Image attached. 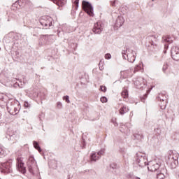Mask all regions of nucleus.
<instances>
[{
  "mask_svg": "<svg viewBox=\"0 0 179 179\" xmlns=\"http://www.w3.org/2000/svg\"><path fill=\"white\" fill-rule=\"evenodd\" d=\"M136 163L138 164L140 167H145L148 164V158L145 154L138 152L136 154Z\"/></svg>",
  "mask_w": 179,
  "mask_h": 179,
  "instance_id": "f257e3e1",
  "label": "nucleus"
},
{
  "mask_svg": "<svg viewBox=\"0 0 179 179\" xmlns=\"http://www.w3.org/2000/svg\"><path fill=\"white\" fill-rule=\"evenodd\" d=\"M124 59H127L129 62H135L136 52L134 50H123L122 52Z\"/></svg>",
  "mask_w": 179,
  "mask_h": 179,
  "instance_id": "f03ea898",
  "label": "nucleus"
},
{
  "mask_svg": "<svg viewBox=\"0 0 179 179\" xmlns=\"http://www.w3.org/2000/svg\"><path fill=\"white\" fill-rule=\"evenodd\" d=\"M82 6L83 10H85L89 16H93V6H92V3L86 1H83Z\"/></svg>",
  "mask_w": 179,
  "mask_h": 179,
  "instance_id": "7ed1b4c3",
  "label": "nucleus"
},
{
  "mask_svg": "<svg viewBox=\"0 0 179 179\" xmlns=\"http://www.w3.org/2000/svg\"><path fill=\"white\" fill-rule=\"evenodd\" d=\"M103 27H104V24H103V22H98L94 24L92 31L95 34H100V33L103 31Z\"/></svg>",
  "mask_w": 179,
  "mask_h": 179,
  "instance_id": "20e7f679",
  "label": "nucleus"
},
{
  "mask_svg": "<svg viewBox=\"0 0 179 179\" xmlns=\"http://www.w3.org/2000/svg\"><path fill=\"white\" fill-rule=\"evenodd\" d=\"M148 169L149 171H157L159 170V167H160V165L157 164L156 161L149 162L148 163Z\"/></svg>",
  "mask_w": 179,
  "mask_h": 179,
  "instance_id": "39448f33",
  "label": "nucleus"
},
{
  "mask_svg": "<svg viewBox=\"0 0 179 179\" xmlns=\"http://www.w3.org/2000/svg\"><path fill=\"white\" fill-rule=\"evenodd\" d=\"M171 57L174 61H179V48L173 46L171 48Z\"/></svg>",
  "mask_w": 179,
  "mask_h": 179,
  "instance_id": "423d86ee",
  "label": "nucleus"
},
{
  "mask_svg": "<svg viewBox=\"0 0 179 179\" xmlns=\"http://www.w3.org/2000/svg\"><path fill=\"white\" fill-rule=\"evenodd\" d=\"M3 171L4 173H11L12 171V161L10 160L9 162H5L2 164Z\"/></svg>",
  "mask_w": 179,
  "mask_h": 179,
  "instance_id": "0eeeda50",
  "label": "nucleus"
},
{
  "mask_svg": "<svg viewBox=\"0 0 179 179\" xmlns=\"http://www.w3.org/2000/svg\"><path fill=\"white\" fill-rule=\"evenodd\" d=\"M17 170L22 173V174H24L26 173V167H24V163L22 162V159L17 158Z\"/></svg>",
  "mask_w": 179,
  "mask_h": 179,
  "instance_id": "6e6552de",
  "label": "nucleus"
},
{
  "mask_svg": "<svg viewBox=\"0 0 179 179\" xmlns=\"http://www.w3.org/2000/svg\"><path fill=\"white\" fill-rule=\"evenodd\" d=\"M36 166H37V164L36 163V160H34V157H30L28 160V167L30 173H33V168Z\"/></svg>",
  "mask_w": 179,
  "mask_h": 179,
  "instance_id": "1a4fd4ad",
  "label": "nucleus"
},
{
  "mask_svg": "<svg viewBox=\"0 0 179 179\" xmlns=\"http://www.w3.org/2000/svg\"><path fill=\"white\" fill-rule=\"evenodd\" d=\"M162 43H164L165 48H169V44H171V43H173V39L170 36H164L162 38ZM166 43H168V44Z\"/></svg>",
  "mask_w": 179,
  "mask_h": 179,
  "instance_id": "9d476101",
  "label": "nucleus"
},
{
  "mask_svg": "<svg viewBox=\"0 0 179 179\" xmlns=\"http://www.w3.org/2000/svg\"><path fill=\"white\" fill-rule=\"evenodd\" d=\"M124 17L118 16L115 20V27H121V26L124 24Z\"/></svg>",
  "mask_w": 179,
  "mask_h": 179,
  "instance_id": "9b49d317",
  "label": "nucleus"
},
{
  "mask_svg": "<svg viewBox=\"0 0 179 179\" xmlns=\"http://www.w3.org/2000/svg\"><path fill=\"white\" fill-rule=\"evenodd\" d=\"M7 110H8V111L11 113V114H13L14 115L17 114V113H19V109H17V108H16L12 105H8Z\"/></svg>",
  "mask_w": 179,
  "mask_h": 179,
  "instance_id": "f8f14e48",
  "label": "nucleus"
},
{
  "mask_svg": "<svg viewBox=\"0 0 179 179\" xmlns=\"http://www.w3.org/2000/svg\"><path fill=\"white\" fill-rule=\"evenodd\" d=\"M99 159H100V157H99V155L97 154V152H92L90 155L91 162H97V160H99Z\"/></svg>",
  "mask_w": 179,
  "mask_h": 179,
  "instance_id": "ddd939ff",
  "label": "nucleus"
},
{
  "mask_svg": "<svg viewBox=\"0 0 179 179\" xmlns=\"http://www.w3.org/2000/svg\"><path fill=\"white\" fill-rule=\"evenodd\" d=\"M129 111V108H128L126 105H123L120 109V114H121V115H124V114L128 113Z\"/></svg>",
  "mask_w": 179,
  "mask_h": 179,
  "instance_id": "4468645a",
  "label": "nucleus"
},
{
  "mask_svg": "<svg viewBox=\"0 0 179 179\" xmlns=\"http://www.w3.org/2000/svg\"><path fill=\"white\" fill-rule=\"evenodd\" d=\"M41 24H42V26H44L46 29L48 27H51V26H52V22L50 20H48L46 22H41Z\"/></svg>",
  "mask_w": 179,
  "mask_h": 179,
  "instance_id": "2eb2a0df",
  "label": "nucleus"
},
{
  "mask_svg": "<svg viewBox=\"0 0 179 179\" xmlns=\"http://www.w3.org/2000/svg\"><path fill=\"white\" fill-rule=\"evenodd\" d=\"M33 145L36 150H38L39 152H41V148H40V145H38V143L37 141H33Z\"/></svg>",
  "mask_w": 179,
  "mask_h": 179,
  "instance_id": "dca6fc26",
  "label": "nucleus"
},
{
  "mask_svg": "<svg viewBox=\"0 0 179 179\" xmlns=\"http://www.w3.org/2000/svg\"><path fill=\"white\" fill-rule=\"evenodd\" d=\"M172 155V157L171 159H173V160H174L175 162H177V160H178V155L176 152H171Z\"/></svg>",
  "mask_w": 179,
  "mask_h": 179,
  "instance_id": "f3484780",
  "label": "nucleus"
},
{
  "mask_svg": "<svg viewBox=\"0 0 179 179\" xmlns=\"http://www.w3.org/2000/svg\"><path fill=\"white\" fill-rule=\"evenodd\" d=\"M122 96L123 97V99H127V97H128V90H124L122 92Z\"/></svg>",
  "mask_w": 179,
  "mask_h": 179,
  "instance_id": "a211bd4d",
  "label": "nucleus"
},
{
  "mask_svg": "<svg viewBox=\"0 0 179 179\" xmlns=\"http://www.w3.org/2000/svg\"><path fill=\"white\" fill-rule=\"evenodd\" d=\"M105 153V150L102 149L99 152H96V154H98V156L100 157H101V156H103V155H104Z\"/></svg>",
  "mask_w": 179,
  "mask_h": 179,
  "instance_id": "6ab92c4d",
  "label": "nucleus"
},
{
  "mask_svg": "<svg viewBox=\"0 0 179 179\" xmlns=\"http://www.w3.org/2000/svg\"><path fill=\"white\" fill-rule=\"evenodd\" d=\"M120 128H121L120 131H121L122 132H124V133H125V130H124V129H127H127H128V127H127V126H125V125H124V124H122V125L120 126Z\"/></svg>",
  "mask_w": 179,
  "mask_h": 179,
  "instance_id": "aec40b11",
  "label": "nucleus"
},
{
  "mask_svg": "<svg viewBox=\"0 0 179 179\" xmlns=\"http://www.w3.org/2000/svg\"><path fill=\"white\" fill-rule=\"evenodd\" d=\"M164 175L163 173H159L157 175V179H164Z\"/></svg>",
  "mask_w": 179,
  "mask_h": 179,
  "instance_id": "412c9836",
  "label": "nucleus"
},
{
  "mask_svg": "<svg viewBox=\"0 0 179 179\" xmlns=\"http://www.w3.org/2000/svg\"><path fill=\"white\" fill-rule=\"evenodd\" d=\"M112 122L114 124L115 127H118V123H117V119L116 118H113L112 119Z\"/></svg>",
  "mask_w": 179,
  "mask_h": 179,
  "instance_id": "4be33fe9",
  "label": "nucleus"
},
{
  "mask_svg": "<svg viewBox=\"0 0 179 179\" xmlns=\"http://www.w3.org/2000/svg\"><path fill=\"white\" fill-rule=\"evenodd\" d=\"M0 156H5V150L0 147Z\"/></svg>",
  "mask_w": 179,
  "mask_h": 179,
  "instance_id": "5701e85b",
  "label": "nucleus"
},
{
  "mask_svg": "<svg viewBox=\"0 0 179 179\" xmlns=\"http://www.w3.org/2000/svg\"><path fill=\"white\" fill-rule=\"evenodd\" d=\"M105 59H111V54L107 53L105 55Z\"/></svg>",
  "mask_w": 179,
  "mask_h": 179,
  "instance_id": "b1692460",
  "label": "nucleus"
},
{
  "mask_svg": "<svg viewBox=\"0 0 179 179\" xmlns=\"http://www.w3.org/2000/svg\"><path fill=\"white\" fill-rule=\"evenodd\" d=\"M101 103H107V98L106 96H102L101 98Z\"/></svg>",
  "mask_w": 179,
  "mask_h": 179,
  "instance_id": "393cba45",
  "label": "nucleus"
},
{
  "mask_svg": "<svg viewBox=\"0 0 179 179\" xmlns=\"http://www.w3.org/2000/svg\"><path fill=\"white\" fill-rule=\"evenodd\" d=\"M150 40H151V41H152V43H151L152 45H156V44L155 43V42L152 41L153 40H155V41H156V38H155V36H151V37H150Z\"/></svg>",
  "mask_w": 179,
  "mask_h": 179,
  "instance_id": "a878e982",
  "label": "nucleus"
},
{
  "mask_svg": "<svg viewBox=\"0 0 179 179\" xmlns=\"http://www.w3.org/2000/svg\"><path fill=\"white\" fill-rule=\"evenodd\" d=\"M54 3H56L57 5H59V2H62V0H52Z\"/></svg>",
  "mask_w": 179,
  "mask_h": 179,
  "instance_id": "bb28decb",
  "label": "nucleus"
},
{
  "mask_svg": "<svg viewBox=\"0 0 179 179\" xmlns=\"http://www.w3.org/2000/svg\"><path fill=\"white\" fill-rule=\"evenodd\" d=\"M64 99L66 101V103H71V101H69V96H66L64 97Z\"/></svg>",
  "mask_w": 179,
  "mask_h": 179,
  "instance_id": "cd10ccee",
  "label": "nucleus"
},
{
  "mask_svg": "<svg viewBox=\"0 0 179 179\" xmlns=\"http://www.w3.org/2000/svg\"><path fill=\"white\" fill-rule=\"evenodd\" d=\"M100 89H101V92H106V90H107V87H103V86H101Z\"/></svg>",
  "mask_w": 179,
  "mask_h": 179,
  "instance_id": "c85d7f7f",
  "label": "nucleus"
},
{
  "mask_svg": "<svg viewBox=\"0 0 179 179\" xmlns=\"http://www.w3.org/2000/svg\"><path fill=\"white\" fill-rule=\"evenodd\" d=\"M24 107H26L27 108H29V107H30V105L29 104V102H24Z\"/></svg>",
  "mask_w": 179,
  "mask_h": 179,
  "instance_id": "c756f323",
  "label": "nucleus"
},
{
  "mask_svg": "<svg viewBox=\"0 0 179 179\" xmlns=\"http://www.w3.org/2000/svg\"><path fill=\"white\" fill-rule=\"evenodd\" d=\"M111 6H115V0H113L110 1Z\"/></svg>",
  "mask_w": 179,
  "mask_h": 179,
  "instance_id": "7c9ffc66",
  "label": "nucleus"
},
{
  "mask_svg": "<svg viewBox=\"0 0 179 179\" xmlns=\"http://www.w3.org/2000/svg\"><path fill=\"white\" fill-rule=\"evenodd\" d=\"M75 5H76V6H79V0H75L74 1Z\"/></svg>",
  "mask_w": 179,
  "mask_h": 179,
  "instance_id": "2f4dec72",
  "label": "nucleus"
},
{
  "mask_svg": "<svg viewBox=\"0 0 179 179\" xmlns=\"http://www.w3.org/2000/svg\"><path fill=\"white\" fill-rule=\"evenodd\" d=\"M57 107H62V103L61 102H57Z\"/></svg>",
  "mask_w": 179,
  "mask_h": 179,
  "instance_id": "473e14b6",
  "label": "nucleus"
},
{
  "mask_svg": "<svg viewBox=\"0 0 179 179\" xmlns=\"http://www.w3.org/2000/svg\"><path fill=\"white\" fill-rule=\"evenodd\" d=\"M24 1H26V0H19L18 2H19V3H20V2H24Z\"/></svg>",
  "mask_w": 179,
  "mask_h": 179,
  "instance_id": "72a5a7b5",
  "label": "nucleus"
},
{
  "mask_svg": "<svg viewBox=\"0 0 179 179\" xmlns=\"http://www.w3.org/2000/svg\"><path fill=\"white\" fill-rule=\"evenodd\" d=\"M51 35H43V37H50Z\"/></svg>",
  "mask_w": 179,
  "mask_h": 179,
  "instance_id": "f704fd0d",
  "label": "nucleus"
},
{
  "mask_svg": "<svg viewBox=\"0 0 179 179\" xmlns=\"http://www.w3.org/2000/svg\"><path fill=\"white\" fill-rule=\"evenodd\" d=\"M164 66H165L166 68H167V66H169V64H164Z\"/></svg>",
  "mask_w": 179,
  "mask_h": 179,
  "instance_id": "c9c22d12",
  "label": "nucleus"
},
{
  "mask_svg": "<svg viewBox=\"0 0 179 179\" xmlns=\"http://www.w3.org/2000/svg\"><path fill=\"white\" fill-rule=\"evenodd\" d=\"M124 151H125V150H124V149H123V150H122V149H121V150H120V152H124Z\"/></svg>",
  "mask_w": 179,
  "mask_h": 179,
  "instance_id": "e433bc0d",
  "label": "nucleus"
},
{
  "mask_svg": "<svg viewBox=\"0 0 179 179\" xmlns=\"http://www.w3.org/2000/svg\"><path fill=\"white\" fill-rule=\"evenodd\" d=\"M150 90H148V91H147V93H150Z\"/></svg>",
  "mask_w": 179,
  "mask_h": 179,
  "instance_id": "4c0bfd02",
  "label": "nucleus"
},
{
  "mask_svg": "<svg viewBox=\"0 0 179 179\" xmlns=\"http://www.w3.org/2000/svg\"><path fill=\"white\" fill-rule=\"evenodd\" d=\"M177 165L176 164V163H174V166H173V168H176Z\"/></svg>",
  "mask_w": 179,
  "mask_h": 179,
  "instance_id": "58836bf2",
  "label": "nucleus"
},
{
  "mask_svg": "<svg viewBox=\"0 0 179 179\" xmlns=\"http://www.w3.org/2000/svg\"><path fill=\"white\" fill-rule=\"evenodd\" d=\"M145 97H148V94H145Z\"/></svg>",
  "mask_w": 179,
  "mask_h": 179,
  "instance_id": "ea45409f",
  "label": "nucleus"
},
{
  "mask_svg": "<svg viewBox=\"0 0 179 179\" xmlns=\"http://www.w3.org/2000/svg\"><path fill=\"white\" fill-rule=\"evenodd\" d=\"M164 71H166V69H163V71L164 72Z\"/></svg>",
  "mask_w": 179,
  "mask_h": 179,
  "instance_id": "a19ab883",
  "label": "nucleus"
},
{
  "mask_svg": "<svg viewBox=\"0 0 179 179\" xmlns=\"http://www.w3.org/2000/svg\"><path fill=\"white\" fill-rule=\"evenodd\" d=\"M143 83H145V80H143Z\"/></svg>",
  "mask_w": 179,
  "mask_h": 179,
  "instance_id": "79ce46f5",
  "label": "nucleus"
},
{
  "mask_svg": "<svg viewBox=\"0 0 179 179\" xmlns=\"http://www.w3.org/2000/svg\"><path fill=\"white\" fill-rule=\"evenodd\" d=\"M170 156H171V154H170Z\"/></svg>",
  "mask_w": 179,
  "mask_h": 179,
  "instance_id": "37998d69",
  "label": "nucleus"
},
{
  "mask_svg": "<svg viewBox=\"0 0 179 179\" xmlns=\"http://www.w3.org/2000/svg\"><path fill=\"white\" fill-rule=\"evenodd\" d=\"M99 67H100V63H99Z\"/></svg>",
  "mask_w": 179,
  "mask_h": 179,
  "instance_id": "c03bdc74",
  "label": "nucleus"
}]
</instances>
